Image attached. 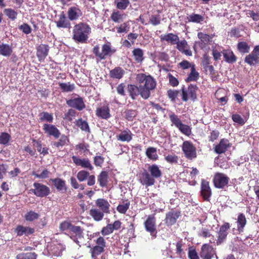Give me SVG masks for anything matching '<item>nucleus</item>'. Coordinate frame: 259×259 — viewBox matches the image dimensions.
I'll use <instances>...</instances> for the list:
<instances>
[{
    "mask_svg": "<svg viewBox=\"0 0 259 259\" xmlns=\"http://www.w3.org/2000/svg\"><path fill=\"white\" fill-rule=\"evenodd\" d=\"M136 80L142 92V98L148 99L151 92L156 88L157 83L155 79L150 75L139 73L137 75Z\"/></svg>",
    "mask_w": 259,
    "mask_h": 259,
    "instance_id": "obj_2",
    "label": "nucleus"
},
{
    "mask_svg": "<svg viewBox=\"0 0 259 259\" xmlns=\"http://www.w3.org/2000/svg\"><path fill=\"white\" fill-rule=\"evenodd\" d=\"M161 41H165L170 43L171 45H175L179 40L178 36L172 33H169L166 34H162L160 36Z\"/></svg>",
    "mask_w": 259,
    "mask_h": 259,
    "instance_id": "obj_29",
    "label": "nucleus"
},
{
    "mask_svg": "<svg viewBox=\"0 0 259 259\" xmlns=\"http://www.w3.org/2000/svg\"><path fill=\"white\" fill-rule=\"evenodd\" d=\"M42 130L45 134L49 136H53L56 139L59 138L61 134L59 130L53 124L45 123Z\"/></svg>",
    "mask_w": 259,
    "mask_h": 259,
    "instance_id": "obj_18",
    "label": "nucleus"
},
{
    "mask_svg": "<svg viewBox=\"0 0 259 259\" xmlns=\"http://www.w3.org/2000/svg\"><path fill=\"white\" fill-rule=\"evenodd\" d=\"M146 155L147 157L153 160L156 161L158 159V156L157 154L156 148L153 147H148L146 151Z\"/></svg>",
    "mask_w": 259,
    "mask_h": 259,
    "instance_id": "obj_41",
    "label": "nucleus"
},
{
    "mask_svg": "<svg viewBox=\"0 0 259 259\" xmlns=\"http://www.w3.org/2000/svg\"><path fill=\"white\" fill-rule=\"evenodd\" d=\"M244 62L250 66L255 65L259 63V58L252 51L250 54L245 57Z\"/></svg>",
    "mask_w": 259,
    "mask_h": 259,
    "instance_id": "obj_37",
    "label": "nucleus"
},
{
    "mask_svg": "<svg viewBox=\"0 0 259 259\" xmlns=\"http://www.w3.org/2000/svg\"><path fill=\"white\" fill-rule=\"evenodd\" d=\"M96 115L97 117L104 119H108L111 116L108 106H103L97 108Z\"/></svg>",
    "mask_w": 259,
    "mask_h": 259,
    "instance_id": "obj_22",
    "label": "nucleus"
},
{
    "mask_svg": "<svg viewBox=\"0 0 259 259\" xmlns=\"http://www.w3.org/2000/svg\"><path fill=\"white\" fill-rule=\"evenodd\" d=\"M176 44H177V49L182 54L188 56H191L192 55V52L190 50L186 40H182L179 41V40Z\"/></svg>",
    "mask_w": 259,
    "mask_h": 259,
    "instance_id": "obj_21",
    "label": "nucleus"
},
{
    "mask_svg": "<svg viewBox=\"0 0 259 259\" xmlns=\"http://www.w3.org/2000/svg\"><path fill=\"white\" fill-rule=\"evenodd\" d=\"M105 251V248L102 246L95 245L91 247L90 252L93 259H97V257Z\"/></svg>",
    "mask_w": 259,
    "mask_h": 259,
    "instance_id": "obj_40",
    "label": "nucleus"
},
{
    "mask_svg": "<svg viewBox=\"0 0 259 259\" xmlns=\"http://www.w3.org/2000/svg\"><path fill=\"white\" fill-rule=\"evenodd\" d=\"M16 259H36V255L34 252L21 253L16 256Z\"/></svg>",
    "mask_w": 259,
    "mask_h": 259,
    "instance_id": "obj_52",
    "label": "nucleus"
},
{
    "mask_svg": "<svg viewBox=\"0 0 259 259\" xmlns=\"http://www.w3.org/2000/svg\"><path fill=\"white\" fill-rule=\"evenodd\" d=\"M145 230L150 233V235L155 238L156 237V219L155 214L149 215L144 223Z\"/></svg>",
    "mask_w": 259,
    "mask_h": 259,
    "instance_id": "obj_11",
    "label": "nucleus"
},
{
    "mask_svg": "<svg viewBox=\"0 0 259 259\" xmlns=\"http://www.w3.org/2000/svg\"><path fill=\"white\" fill-rule=\"evenodd\" d=\"M170 121L172 125H174L177 128H178L183 123L179 116L172 113L169 115Z\"/></svg>",
    "mask_w": 259,
    "mask_h": 259,
    "instance_id": "obj_48",
    "label": "nucleus"
},
{
    "mask_svg": "<svg viewBox=\"0 0 259 259\" xmlns=\"http://www.w3.org/2000/svg\"><path fill=\"white\" fill-rule=\"evenodd\" d=\"M125 15L119 11H114L110 16L111 19L115 23H120L122 21Z\"/></svg>",
    "mask_w": 259,
    "mask_h": 259,
    "instance_id": "obj_43",
    "label": "nucleus"
},
{
    "mask_svg": "<svg viewBox=\"0 0 259 259\" xmlns=\"http://www.w3.org/2000/svg\"><path fill=\"white\" fill-rule=\"evenodd\" d=\"M34 189H31V191L35 196L39 197H44L49 195L50 193V188L39 183L35 182L33 184Z\"/></svg>",
    "mask_w": 259,
    "mask_h": 259,
    "instance_id": "obj_9",
    "label": "nucleus"
},
{
    "mask_svg": "<svg viewBox=\"0 0 259 259\" xmlns=\"http://www.w3.org/2000/svg\"><path fill=\"white\" fill-rule=\"evenodd\" d=\"M161 176V170L157 165L154 164L148 166V170L144 169L139 174L138 181L141 184L148 187L154 185L155 179Z\"/></svg>",
    "mask_w": 259,
    "mask_h": 259,
    "instance_id": "obj_1",
    "label": "nucleus"
},
{
    "mask_svg": "<svg viewBox=\"0 0 259 259\" xmlns=\"http://www.w3.org/2000/svg\"><path fill=\"white\" fill-rule=\"evenodd\" d=\"M132 54L135 63H142L144 60V51L140 48H135L132 51Z\"/></svg>",
    "mask_w": 259,
    "mask_h": 259,
    "instance_id": "obj_31",
    "label": "nucleus"
},
{
    "mask_svg": "<svg viewBox=\"0 0 259 259\" xmlns=\"http://www.w3.org/2000/svg\"><path fill=\"white\" fill-rule=\"evenodd\" d=\"M92 52L96 58L97 62H98L102 60L106 59L108 57H110L115 53L116 50L112 48L110 42H107L102 46L101 51L100 50L99 46L96 45L94 47Z\"/></svg>",
    "mask_w": 259,
    "mask_h": 259,
    "instance_id": "obj_4",
    "label": "nucleus"
},
{
    "mask_svg": "<svg viewBox=\"0 0 259 259\" xmlns=\"http://www.w3.org/2000/svg\"><path fill=\"white\" fill-rule=\"evenodd\" d=\"M127 90L129 96L133 100H136L139 95L142 98L143 95L139 85L128 84Z\"/></svg>",
    "mask_w": 259,
    "mask_h": 259,
    "instance_id": "obj_20",
    "label": "nucleus"
},
{
    "mask_svg": "<svg viewBox=\"0 0 259 259\" xmlns=\"http://www.w3.org/2000/svg\"><path fill=\"white\" fill-rule=\"evenodd\" d=\"M164 159L165 161L170 164H177L179 160V157L175 154H168L165 156Z\"/></svg>",
    "mask_w": 259,
    "mask_h": 259,
    "instance_id": "obj_57",
    "label": "nucleus"
},
{
    "mask_svg": "<svg viewBox=\"0 0 259 259\" xmlns=\"http://www.w3.org/2000/svg\"><path fill=\"white\" fill-rule=\"evenodd\" d=\"M181 211L171 209L168 211L165 216V223L167 226H171L175 224L177 220L181 216Z\"/></svg>",
    "mask_w": 259,
    "mask_h": 259,
    "instance_id": "obj_13",
    "label": "nucleus"
},
{
    "mask_svg": "<svg viewBox=\"0 0 259 259\" xmlns=\"http://www.w3.org/2000/svg\"><path fill=\"white\" fill-rule=\"evenodd\" d=\"M114 4L117 9L125 10L130 4V2L129 0H114Z\"/></svg>",
    "mask_w": 259,
    "mask_h": 259,
    "instance_id": "obj_44",
    "label": "nucleus"
},
{
    "mask_svg": "<svg viewBox=\"0 0 259 259\" xmlns=\"http://www.w3.org/2000/svg\"><path fill=\"white\" fill-rule=\"evenodd\" d=\"M69 142V139L68 137L63 135L61 136V138L58 141L52 143V145L54 147L60 149L65 145H67Z\"/></svg>",
    "mask_w": 259,
    "mask_h": 259,
    "instance_id": "obj_36",
    "label": "nucleus"
},
{
    "mask_svg": "<svg viewBox=\"0 0 259 259\" xmlns=\"http://www.w3.org/2000/svg\"><path fill=\"white\" fill-rule=\"evenodd\" d=\"M91 32V28L88 24L80 22L73 27L72 38L77 42L86 43Z\"/></svg>",
    "mask_w": 259,
    "mask_h": 259,
    "instance_id": "obj_3",
    "label": "nucleus"
},
{
    "mask_svg": "<svg viewBox=\"0 0 259 259\" xmlns=\"http://www.w3.org/2000/svg\"><path fill=\"white\" fill-rule=\"evenodd\" d=\"M75 122L76 125L82 131L86 132H90L88 123L86 121L82 120V118L76 120Z\"/></svg>",
    "mask_w": 259,
    "mask_h": 259,
    "instance_id": "obj_46",
    "label": "nucleus"
},
{
    "mask_svg": "<svg viewBox=\"0 0 259 259\" xmlns=\"http://www.w3.org/2000/svg\"><path fill=\"white\" fill-rule=\"evenodd\" d=\"M230 228V224L227 222L225 223L223 225H222L220 227V230L218 232V239L216 242V244L217 245H221L226 240L228 234L227 231Z\"/></svg>",
    "mask_w": 259,
    "mask_h": 259,
    "instance_id": "obj_14",
    "label": "nucleus"
},
{
    "mask_svg": "<svg viewBox=\"0 0 259 259\" xmlns=\"http://www.w3.org/2000/svg\"><path fill=\"white\" fill-rule=\"evenodd\" d=\"M223 54L226 62L229 63H233L237 60V57L233 52L229 50H224Z\"/></svg>",
    "mask_w": 259,
    "mask_h": 259,
    "instance_id": "obj_35",
    "label": "nucleus"
},
{
    "mask_svg": "<svg viewBox=\"0 0 259 259\" xmlns=\"http://www.w3.org/2000/svg\"><path fill=\"white\" fill-rule=\"evenodd\" d=\"M230 178L225 174L216 172L213 178L214 186L218 189H224L228 186Z\"/></svg>",
    "mask_w": 259,
    "mask_h": 259,
    "instance_id": "obj_7",
    "label": "nucleus"
},
{
    "mask_svg": "<svg viewBox=\"0 0 259 259\" xmlns=\"http://www.w3.org/2000/svg\"><path fill=\"white\" fill-rule=\"evenodd\" d=\"M178 128L182 134L187 136L192 134L191 128L189 125L182 123Z\"/></svg>",
    "mask_w": 259,
    "mask_h": 259,
    "instance_id": "obj_56",
    "label": "nucleus"
},
{
    "mask_svg": "<svg viewBox=\"0 0 259 259\" xmlns=\"http://www.w3.org/2000/svg\"><path fill=\"white\" fill-rule=\"evenodd\" d=\"M179 93V92L178 90L169 89L167 91L166 95L171 101L175 102Z\"/></svg>",
    "mask_w": 259,
    "mask_h": 259,
    "instance_id": "obj_62",
    "label": "nucleus"
},
{
    "mask_svg": "<svg viewBox=\"0 0 259 259\" xmlns=\"http://www.w3.org/2000/svg\"><path fill=\"white\" fill-rule=\"evenodd\" d=\"M67 14L68 19L73 21L78 19L82 15V12L78 8L71 7L69 8Z\"/></svg>",
    "mask_w": 259,
    "mask_h": 259,
    "instance_id": "obj_26",
    "label": "nucleus"
},
{
    "mask_svg": "<svg viewBox=\"0 0 259 259\" xmlns=\"http://www.w3.org/2000/svg\"><path fill=\"white\" fill-rule=\"evenodd\" d=\"M199 77V73L196 70L195 65H193L191 69L190 73L188 74V77L185 79V81L189 82L191 81H196Z\"/></svg>",
    "mask_w": 259,
    "mask_h": 259,
    "instance_id": "obj_39",
    "label": "nucleus"
},
{
    "mask_svg": "<svg viewBox=\"0 0 259 259\" xmlns=\"http://www.w3.org/2000/svg\"><path fill=\"white\" fill-rule=\"evenodd\" d=\"M40 117L39 118L40 121H46L49 122H52L53 120V116L51 113L47 112H42L40 113Z\"/></svg>",
    "mask_w": 259,
    "mask_h": 259,
    "instance_id": "obj_53",
    "label": "nucleus"
},
{
    "mask_svg": "<svg viewBox=\"0 0 259 259\" xmlns=\"http://www.w3.org/2000/svg\"><path fill=\"white\" fill-rule=\"evenodd\" d=\"M89 172L85 170H81L78 172V173L77 174L76 177L78 180L80 182H81L86 180L88 177H89Z\"/></svg>",
    "mask_w": 259,
    "mask_h": 259,
    "instance_id": "obj_59",
    "label": "nucleus"
},
{
    "mask_svg": "<svg viewBox=\"0 0 259 259\" xmlns=\"http://www.w3.org/2000/svg\"><path fill=\"white\" fill-rule=\"evenodd\" d=\"M50 181L52 182L54 187L58 191H67V187L65 180L61 178H57L55 179H51Z\"/></svg>",
    "mask_w": 259,
    "mask_h": 259,
    "instance_id": "obj_25",
    "label": "nucleus"
},
{
    "mask_svg": "<svg viewBox=\"0 0 259 259\" xmlns=\"http://www.w3.org/2000/svg\"><path fill=\"white\" fill-rule=\"evenodd\" d=\"M15 232L17 233V236H21L23 235L28 236L34 232V229L29 227L18 225L16 227Z\"/></svg>",
    "mask_w": 259,
    "mask_h": 259,
    "instance_id": "obj_24",
    "label": "nucleus"
},
{
    "mask_svg": "<svg viewBox=\"0 0 259 259\" xmlns=\"http://www.w3.org/2000/svg\"><path fill=\"white\" fill-rule=\"evenodd\" d=\"M115 28L118 33H127L130 30V26L127 22H125L116 27Z\"/></svg>",
    "mask_w": 259,
    "mask_h": 259,
    "instance_id": "obj_61",
    "label": "nucleus"
},
{
    "mask_svg": "<svg viewBox=\"0 0 259 259\" xmlns=\"http://www.w3.org/2000/svg\"><path fill=\"white\" fill-rule=\"evenodd\" d=\"M200 196L204 201L209 202L212 196V191L209 182L205 179H202L200 185Z\"/></svg>",
    "mask_w": 259,
    "mask_h": 259,
    "instance_id": "obj_10",
    "label": "nucleus"
},
{
    "mask_svg": "<svg viewBox=\"0 0 259 259\" xmlns=\"http://www.w3.org/2000/svg\"><path fill=\"white\" fill-rule=\"evenodd\" d=\"M83 231L80 226L73 225L70 232V238L78 245L84 239Z\"/></svg>",
    "mask_w": 259,
    "mask_h": 259,
    "instance_id": "obj_12",
    "label": "nucleus"
},
{
    "mask_svg": "<svg viewBox=\"0 0 259 259\" xmlns=\"http://www.w3.org/2000/svg\"><path fill=\"white\" fill-rule=\"evenodd\" d=\"M200 256L202 259H212L217 257L215 249L208 243H205L201 246Z\"/></svg>",
    "mask_w": 259,
    "mask_h": 259,
    "instance_id": "obj_8",
    "label": "nucleus"
},
{
    "mask_svg": "<svg viewBox=\"0 0 259 259\" xmlns=\"http://www.w3.org/2000/svg\"><path fill=\"white\" fill-rule=\"evenodd\" d=\"M90 214L95 221H101L104 215V212L97 208H92L90 210Z\"/></svg>",
    "mask_w": 259,
    "mask_h": 259,
    "instance_id": "obj_38",
    "label": "nucleus"
},
{
    "mask_svg": "<svg viewBox=\"0 0 259 259\" xmlns=\"http://www.w3.org/2000/svg\"><path fill=\"white\" fill-rule=\"evenodd\" d=\"M189 22L199 23L204 20V17L199 14H192L187 17Z\"/></svg>",
    "mask_w": 259,
    "mask_h": 259,
    "instance_id": "obj_49",
    "label": "nucleus"
},
{
    "mask_svg": "<svg viewBox=\"0 0 259 259\" xmlns=\"http://www.w3.org/2000/svg\"><path fill=\"white\" fill-rule=\"evenodd\" d=\"M125 118L128 121H133L137 115V111L133 109H127L124 112Z\"/></svg>",
    "mask_w": 259,
    "mask_h": 259,
    "instance_id": "obj_54",
    "label": "nucleus"
},
{
    "mask_svg": "<svg viewBox=\"0 0 259 259\" xmlns=\"http://www.w3.org/2000/svg\"><path fill=\"white\" fill-rule=\"evenodd\" d=\"M182 149L186 158L192 160L197 157L196 148L191 141H184L182 145Z\"/></svg>",
    "mask_w": 259,
    "mask_h": 259,
    "instance_id": "obj_6",
    "label": "nucleus"
},
{
    "mask_svg": "<svg viewBox=\"0 0 259 259\" xmlns=\"http://www.w3.org/2000/svg\"><path fill=\"white\" fill-rule=\"evenodd\" d=\"M124 70L120 67H116L111 70L109 72V76L111 78L120 79L124 74Z\"/></svg>",
    "mask_w": 259,
    "mask_h": 259,
    "instance_id": "obj_32",
    "label": "nucleus"
},
{
    "mask_svg": "<svg viewBox=\"0 0 259 259\" xmlns=\"http://www.w3.org/2000/svg\"><path fill=\"white\" fill-rule=\"evenodd\" d=\"M133 135L132 132L128 128H126L117 135L116 137L118 141L129 142L132 140Z\"/></svg>",
    "mask_w": 259,
    "mask_h": 259,
    "instance_id": "obj_27",
    "label": "nucleus"
},
{
    "mask_svg": "<svg viewBox=\"0 0 259 259\" xmlns=\"http://www.w3.org/2000/svg\"><path fill=\"white\" fill-rule=\"evenodd\" d=\"M231 147V144L227 139H222L218 144L214 147V152L218 154L225 153L228 148Z\"/></svg>",
    "mask_w": 259,
    "mask_h": 259,
    "instance_id": "obj_16",
    "label": "nucleus"
},
{
    "mask_svg": "<svg viewBox=\"0 0 259 259\" xmlns=\"http://www.w3.org/2000/svg\"><path fill=\"white\" fill-rule=\"evenodd\" d=\"M39 215L38 213L30 210L25 214V219L27 221L31 222L39 218Z\"/></svg>",
    "mask_w": 259,
    "mask_h": 259,
    "instance_id": "obj_60",
    "label": "nucleus"
},
{
    "mask_svg": "<svg viewBox=\"0 0 259 259\" xmlns=\"http://www.w3.org/2000/svg\"><path fill=\"white\" fill-rule=\"evenodd\" d=\"M66 104L69 107L75 108L79 111L82 110L85 107L83 98L80 97L68 100L66 101Z\"/></svg>",
    "mask_w": 259,
    "mask_h": 259,
    "instance_id": "obj_17",
    "label": "nucleus"
},
{
    "mask_svg": "<svg viewBox=\"0 0 259 259\" xmlns=\"http://www.w3.org/2000/svg\"><path fill=\"white\" fill-rule=\"evenodd\" d=\"M95 204L96 206L99 207L105 213H110V204L106 199L103 198L97 199L95 201Z\"/></svg>",
    "mask_w": 259,
    "mask_h": 259,
    "instance_id": "obj_23",
    "label": "nucleus"
},
{
    "mask_svg": "<svg viewBox=\"0 0 259 259\" xmlns=\"http://www.w3.org/2000/svg\"><path fill=\"white\" fill-rule=\"evenodd\" d=\"M73 225H72L70 222L64 221L60 223L59 225V229L61 231H69L70 232Z\"/></svg>",
    "mask_w": 259,
    "mask_h": 259,
    "instance_id": "obj_55",
    "label": "nucleus"
},
{
    "mask_svg": "<svg viewBox=\"0 0 259 259\" xmlns=\"http://www.w3.org/2000/svg\"><path fill=\"white\" fill-rule=\"evenodd\" d=\"M50 171L47 169H45L40 174H37L35 171H33L32 175L36 178L46 179L49 177Z\"/></svg>",
    "mask_w": 259,
    "mask_h": 259,
    "instance_id": "obj_63",
    "label": "nucleus"
},
{
    "mask_svg": "<svg viewBox=\"0 0 259 259\" xmlns=\"http://www.w3.org/2000/svg\"><path fill=\"white\" fill-rule=\"evenodd\" d=\"M109 176L106 171H102L98 176V181L101 187H105L108 183Z\"/></svg>",
    "mask_w": 259,
    "mask_h": 259,
    "instance_id": "obj_34",
    "label": "nucleus"
},
{
    "mask_svg": "<svg viewBox=\"0 0 259 259\" xmlns=\"http://www.w3.org/2000/svg\"><path fill=\"white\" fill-rule=\"evenodd\" d=\"M72 159L74 163L77 166L92 170L94 169L90 160L88 158L81 159L76 156H72Z\"/></svg>",
    "mask_w": 259,
    "mask_h": 259,
    "instance_id": "obj_15",
    "label": "nucleus"
},
{
    "mask_svg": "<svg viewBox=\"0 0 259 259\" xmlns=\"http://www.w3.org/2000/svg\"><path fill=\"white\" fill-rule=\"evenodd\" d=\"M56 23L58 28H67L70 26V23L67 19L64 12L60 15L59 20L56 22Z\"/></svg>",
    "mask_w": 259,
    "mask_h": 259,
    "instance_id": "obj_28",
    "label": "nucleus"
},
{
    "mask_svg": "<svg viewBox=\"0 0 259 259\" xmlns=\"http://www.w3.org/2000/svg\"><path fill=\"white\" fill-rule=\"evenodd\" d=\"M237 50L241 53H247L249 52L250 47L245 41L239 42L237 46Z\"/></svg>",
    "mask_w": 259,
    "mask_h": 259,
    "instance_id": "obj_47",
    "label": "nucleus"
},
{
    "mask_svg": "<svg viewBox=\"0 0 259 259\" xmlns=\"http://www.w3.org/2000/svg\"><path fill=\"white\" fill-rule=\"evenodd\" d=\"M11 140V136L7 133L3 132L0 135V144L6 145Z\"/></svg>",
    "mask_w": 259,
    "mask_h": 259,
    "instance_id": "obj_58",
    "label": "nucleus"
},
{
    "mask_svg": "<svg viewBox=\"0 0 259 259\" xmlns=\"http://www.w3.org/2000/svg\"><path fill=\"white\" fill-rule=\"evenodd\" d=\"M49 47L48 45L40 44L36 49V56L39 61H44L48 55Z\"/></svg>",
    "mask_w": 259,
    "mask_h": 259,
    "instance_id": "obj_19",
    "label": "nucleus"
},
{
    "mask_svg": "<svg viewBox=\"0 0 259 259\" xmlns=\"http://www.w3.org/2000/svg\"><path fill=\"white\" fill-rule=\"evenodd\" d=\"M188 255L189 259H199L195 248H194L193 247L189 248Z\"/></svg>",
    "mask_w": 259,
    "mask_h": 259,
    "instance_id": "obj_64",
    "label": "nucleus"
},
{
    "mask_svg": "<svg viewBox=\"0 0 259 259\" xmlns=\"http://www.w3.org/2000/svg\"><path fill=\"white\" fill-rule=\"evenodd\" d=\"M100 233L98 232L95 233L94 234L95 236H99L96 240H94V242L96 243V245L102 246L103 248H105L106 247V242L103 237L100 235Z\"/></svg>",
    "mask_w": 259,
    "mask_h": 259,
    "instance_id": "obj_51",
    "label": "nucleus"
},
{
    "mask_svg": "<svg viewBox=\"0 0 259 259\" xmlns=\"http://www.w3.org/2000/svg\"><path fill=\"white\" fill-rule=\"evenodd\" d=\"M198 90V87L196 84H190L188 85L187 89L183 87L182 89V100L184 102H187L189 97L194 101L197 99V92Z\"/></svg>",
    "mask_w": 259,
    "mask_h": 259,
    "instance_id": "obj_5",
    "label": "nucleus"
},
{
    "mask_svg": "<svg viewBox=\"0 0 259 259\" xmlns=\"http://www.w3.org/2000/svg\"><path fill=\"white\" fill-rule=\"evenodd\" d=\"M59 85L62 92H70L75 89L74 84L71 83L70 82L68 83L60 82Z\"/></svg>",
    "mask_w": 259,
    "mask_h": 259,
    "instance_id": "obj_45",
    "label": "nucleus"
},
{
    "mask_svg": "<svg viewBox=\"0 0 259 259\" xmlns=\"http://www.w3.org/2000/svg\"><path fill=\"white\" fill-rule=\"evenodd\" d=\"M12 53L13 48L11 46L0 41V55L5 57H9L11 55Z\"/></svg>",
    "mask_w": 259,
    "mask_h": 259,
    "instance_id": "obj_33",
    "label": "nucleus"
},
{
    "mask_svg": "<svg viewBox=\"0 0 259 259\" xmlns=\"http://www.w3.org/2000/svg\"><path fill=\"white\" fill-rule=\"evenodd\" d=\"M130 206V201L128 199L122 201V204H119L117 207V211L121 214H125L127 210L129 209Z\"/></svg>",
    "mask_w": 259,
    "mask_h": 259,
    "instance_id": "obj_42",
    "label": "nucleus"
},
{
    "mask_svg": "<svg viewBox=\"0 0 259 259\" xmlns=\"http://www.w3.org/2000/svg\"><path fill=\"white\" fill-rule=\"evenodd\" d=\"M237 230L241 233L244 231V227L247 224L245 215L243 213H239L237 219Z\"/></svg>",
    "mask_w": 259,
    "mask_h": 259,
    "instance_id": "obj_30",
    "label": "nucleus"
},
{
    "mask_svg": "<svg viewBox=\"0 0 259 259\" xmlns=\"http://www.w3.org/2000/svg\"><path fill=\"white\" fill-rule=\"evenodd\" d=\"M4 14L12 21L15 20L18 15L17 12L11 8L5 9L4 10Z\"/></svg>",
    "mask_w": 259,
    "mask_h": 259,
    "instance_id": "obj_50",
    "label": "nucleus"
}]
</instances>
